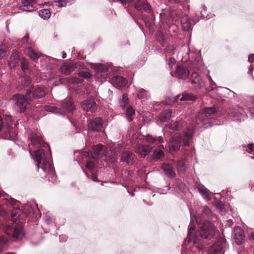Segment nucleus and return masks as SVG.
Instances as JSON below:
<instances>
[{"instance_id":"1","label":"nucleus","mask_w":254,"mask_h":254,"mask_svg":"<svg viewBox=\"0 0 254 254\" xmlns=\"http://www.w3.org/2000/svg\"><path fill=\"white\" fill-rule=\"evenodd\" d=\"M29 138L31 145L35 149V157L37 162V167L41 174L42 178H47L49 182L57 183V176L54 168L51 164L49 158L47 157L44 149L46 144L44 143L39 133H32Z\"/></svg>"},{"instance_id":"2","label":"nucleus","mask_w":254,"mask_h":254,"mask_svg":"<svg viewBox=\"0 0 254 254\" xmlns=\"http://www.w3.org/2000/svg\"><path fill=\"white\" fill-rule=\"evenodd\" d=\"M83 155L94 159H98L102 157H105V160L111 163L117 160V152L112 149L111 147H107L101 144L95 145L92 148V150L83 151L82 152Z\"/></svg>"},{"instance_id":"3","label":"nucleus","mask_w":254,"mask_h":254,"mask_svg":"<svg viewBox=\"0 0 254 254\" xmlns=\"http://www.w3.org/2000/svg\"><path fill=\"white\" fill-rule=\"evenodd\" d=\"M193 134V130L189 128L185 132L182 138L178 134H175L172 136L168 142V147L170 152L173 153L180 149L182 139L185 145H190Z\"/></svg>"},{"instance_id":"4","label":"nucleus","mask_w":254,"mask_h":254,"mask_svg":"<svg viewBox=\"0 0 254 254\" xmlns=\"http://www.w3.org/2000/svg\"><path fill=\"white\" fill-rule=\"evenodd\" d=\"M4 132L2 137L6 139L15 140L17 138V127L15 123H13L12 117L10 115H6L5 117Z\"/></svg>"},{"instance_id":"5","label":"nucleus","mask_w":254,"mask_h":254,"mask_svg":"<svg viewBox=\"0 0 254 254\" xmlns=\"http://www.w3.org/2000/svg\"><path fill=\"white\" fill-rule=\"evenodd\" d=\"M75 109V106L69 99H66L62 102L61 107L46 106L45 110L53 113L64 115L66 112H72Z\"/></svg>"},{"instance_id":"6","label":"nucleus","mask_w":254,"mask_h":254,"mask_svg":"<svg viewBox=\"0 0 254 254\" xmlns=\"http://www.w3.org/2000/svg\"><path fill=\"white\" fill-rule=\"evenodd\" d=\"M28 100L30 101L31 96L28 91H27L26 96L23 95L16 94L12 96L11 100L14 102V107L16 111L20 113H23L25 111Z\"/></svg>"},{"instance_id":"7","label":"nucleus","mask_w":254,"mask_h":254,"mask_svg":"<svg viewBox=\"0 0 254 254\" xmlns=\"http://www.w3.org/2000/svg\"><path fill=\"white\" fill-rule=\"evenodd\" d=\"M215 231L216 228L214 224L209 221H205L200 227L199 233L202 238L211 239L214 236Z\"/></svg>"},{"instance_id":"8","label":"nucleus","mask_w":254,"mask_h":254,"mask_svg":"<svg viewBox=\"0 0 254 254\" xmlns=\"http://www.w3.org/2000/svg\"><path fill=\"white\" fill-rule=\"evenodd\" d=\"M4 231L9 237L14 239H20L24 235L23 229L20 226L8 225L5 227Z\"/></svg>"},{"instance_id":"9","label":"nucleus","mask_w":254,"mask_h":254,"mask_svg":"<svg viewBox=\"0 0 254 254\" xmlns=\"http://www.w3.org/2000/svg\"><path fill=\"white\" fill-rule=\"evenodd\" d=\"M226 246L225 240L220 239L211 246L209 252L213 254H223Z\"/></svg>"},{"instance_id":"10","label":"nucleus","mask_w":254,"mask_h":254,"mask_svg":"<svg viewBox=\"0 0 254 254\" xmlns=\"http://www.w3.org/2000/svg\"><path fill=\"white\" fill-rule=\"evenodd\" d=\"M92 67L96 72V76L98 78H105L107 73L108 72V67L107 65L101 64H92Z\"/></svg>"},{"instance_id":"11","label":"nucleus","mask_w":254,"mask_h":254,"mask_svg":"<svg viewBox=\"0 0 254 254\" xmlns=\"http://www.w3.org/2000/svg\"><path fill=\"white\" fill-rule=\"evenodd\" d=\"M103 123V121L101 118H96L88 122V127L91 130L98 131L101 129Z\"/></svg>"},{"instance_id":"12","label":"nucleus","mask_w":254,"mask_h":254,"mask_svg":"<svg viewBox=\"0 0 254 254\" xmlns=\"http://www.w3.org/2000/svg\"><path fill=\"white\" fill-rule=\"evenodd\" d=\"M233 238L235 243L238 245H242L245 239L243 230L239 227H235L233 230Z\"/></svg>"},{"instance_id":"13","label":"nucleus","mask_w":254,"mask_h":254,"mask_svg":"<svg viewBox=\"0 0 254 254\" xmlns=\"http://www.w3.org/2000/svg\"><path fill=\"white\" fill-rule=\"evenodd\" d=\"M135 151L140 157L144 158L151 152V147L147 145L138 144L135 147Z\"/></svg>"},{"instance_id":"14","label":"nucleus","mask_w":254,"mask_h":254,"mask_svg":"<svg viewBox=\"0 0 254 254\" xmlns=\"http://www.w3.org/2000/svg\"><path fill=\"white\" fill-rule=\"evenodd\" d=\"M81 107L84 111L93 112L96 110V105L93 99H89L82 103Z\"/></svg>"},{"instance_id":"15","label":"nucleus","mask_w":254,"mask_h":254,"mask_svg":"<svg viewBox=\"0 0 254 254\" xmlns=\"http://www.w3.org/2000/svg\"><path fill=\"white\" fill-rule=\"evenodd\" d=\"M163 145L160 144L157 147L153 146L151 147V151H152V158L154 160H158L164 156Z\"/></svg>"},{"instance_id":"16","label":"nucleus","mask_w":254,"mask_h":254,"mask_svg":"<svg viewBox=\"0 0 254 254\" xmlns=\"http://www.w3.org/2000/svg\"><path fill=\"white\" fill-rule=\"evenodd\" d=\"M216 109L214 107L206 108L198 114L197 118H199L200 120L203 121L205 120L204 118H208L210 116L216 113Z\"/></svg>"},{"instance_id":"17","label":"nucleus","mask_w":254,"mask_h":254,"mask_svg":"<svg viewBox=\"0 0 254 254\" xmlns=\"http://www.w3.org/2000/svg\"><path fill=\"white\" fill-rule=\"evenodd\" d=\"M182 28L185 31H190L192 29V26L194 24L193 20L190 19L188 16H184L181 20Z\"/></svg>"},{"instance_id":"18","label":"nucleus","mask_w":254,"mask_h":254,"mask_svg":"<svg viewBox=\"0 0 254 254\" xmlns=\"http://www.w3.org/2000/svg\"><path fill=\"white\" fill-rule=\"evenodd\" d=\"M195 231V227L193 224L190 223L189 227V231L188 237L186 238L185 240V244L182 245L183 247L184 245L187 242L188 243H190L191 241H193V243L195 244L197 243V238L194 236V233Z\"/></svg>"},{"instance_id":"19","label":"nucleus","mask_w":254,"mask_h":254,"mask_svg":"<svg viewBox=\"0 0 254 254\" xmlns=\"http://www.w3.org/2000/svg\"><path fill=\"white\" fill-rule=\"evenodd\" d=\"M175 74L178 78L185 79L188 77L189 71L187 68L181 65H178L176 70Z\"/></svg>"},{"instance_id":"20","label":"nucleus","mask_w":254,"mask_h":254,"mask_svg":"<svg viewBox=\"0 0 254 254\" xmlns=\"http://www.w3.org/2000/svg\"><path fill=\"white\" fill-rule=\"evenodd\" d=\"M29 93V95L31 94V98H39L44 97L45 95V91L44 89L42 87H39L35 89L34 90L28 91Z\"/></svg>"},{"instance_id":"21","label":"nucleus","mask_w":254,"mask_h":254,"mask_svg":"<svg viewBox=\"0 0 254 254\" xmlns=\"http://www.w3.org/2000/svg\"><path fill=\"white\" fill-rule=\"evenodd\" d=\"M112 81L118 88L125 87L127 84V79L120 76H114L112 78Z\"/></svg>"},{"instance_id":"22","label":"nucleus","mask_w":254,"mask_h":254,"mask_svg":"<svg viewBox=\"0 0 254 254\" xmlns=\"http://www.w3.org/2000/svg\"><path fill=\"white\" fill-rule=\"evenodd\" d=\"M134 7L139 11H148L149 6L146 0H138L134 3Z\"/></svg>"},{"instance_id":"23","label":"nucleus","mask_w":254,"mask_h":254,"mask_svg":"<svg viewBox=\"0 0 254 254\" xmlns=\"http://www.w3.org/2000/svg\"><path fill=\"white\" fill-rule=\"evenodd\" d=\"M133 159L134 156L133 154L128 151H125L122 153V161L127 163L128 165L132 164Z\"/></svg>"},{"instance_id":"24","label":"nucleus","mask_w":254,"mask_h":254,"mask_svg":"<svg viewBox=\"0 0 254 254\" xmlns=\"http://www.w3.org/2000/svg\"><path fill=\"white\" fill-rule=\"evenodd\" d=\"M196 187L199 193L203 198L207 200H210L211 199V198L209 195L210 192L203 185L201 184H197L196 185Z\"/></svg>"},{"instance_id":"25","label":"nucleus","mask_w":254,"mask_h":254,"mask_svg":"<svg viewBox=\"0 0 254 254\" xmlns=\"http://www.w3.org/2000/svg\"><path fill=\"white\" fill-rule=\"evenodd\" d=\"M25 54L28 55L32 60L35 61L40 57L41 53L35 52L32 48L28 47L25 49Z\"/></svg>"},{"instance_id":"26","label":"nucleus","mask_w":254,"mask_h":254,"mask_svg":"<svg viewBox=\"0 0 254 254\" xmlns=\"http://www.w3.org/2000/svg\"><path fill=\"white\" fill-rule=\"evenodd\" d=\"M162 168L165 174L169 177H174L175 173L173 168L170 164L165 163L162 165Z\"/></svg>"},{"instance_id":"27","label":"nucleus","mask_w":254,"mask_h":254,"mask_svg":"<svg viewBox=\"0 0 254 254\" xmlns=\"http://www.w3.org/2000/svg\"><path fill=\"white\" fill-rule=\"evenodd\" d=\"M19 58L18 53L15 50L12 52V54L8 62V64L10 68L14 67L18 63V59Z\"/></svg>"},{"instance_id":"28","label":"nucleus","mask_w":254,"mask_h":254,"mask_svg":"<svg viewBox=\"0 0 254 254\" xmlns=\"http://www.w3.org/2000/svg\"><path fill=\"white\" fill-rule=\"evenodd\" d=\"M23 3L22 9L26 11H32L34 7L33 5L34 0H21Z\"/></svg>"},{"instance_id":"29","label":"nucleus","mask_w":254,"mask_h":254,"mask_svg":"<svg viewBox=\"0 0 254 254\" xmlns=\"http://www.w3.org/2000/svg\"><path fill=\"white\" fill-rule=\"evenodd\" d=\"M190 83L196 88H199L200 86V79L198 76V73L196 72H193L191 75Z\"/></svg>"},{"instance_id":"30","label":"nucleus","mask_w":254,"mask_h":254,"mask_svg":"<svg viewBox=\"0 0 254 254\" xmlns=\"http://www.w3.org/2000/svg\"><path fill=\"white\" fill-rule=\"evenodd\" d=\"M74 69V65L73 64H65L62 65L61 67V72L66 75L69 74L71 72H72Z\"/></svg>"},{"instance_id":"31","label":"nucleus","mask_w":254,"mask_h":254,"mask_svg":"<svg viewBox=\"0 0 254 254\" xmlns=\"http://www.w3.org/2000/svg\"><path fill=\"white\" fill-rule=\"evenodd\" d=\"M189 56V58L192 61L193 60L194 64H196L197 67H199V65H201L202 62L200 59V58L198 56L194 55V54L190 51L187 53Z\"/></svg>"},{"instance_id":"32","label":"nucleus","mask_w":254,"mask_h":254,"mask_svg":"<svg viewBox=\"0 0 254 254\" xmlns=\"http://www.w3.org/2000/svg\"><path fill=\"white\" fill-rule=\"evenodd\" d=\"M172 114V111L170 110H167L164 111L159 116V119L161 122H165L171 118Z\"/></svg>"},{"instance_id":"33","label":"nucleus","mask_w":254,"mask_h":254,"mask_svg":"<svg viewBox=\"0 0 254 254\" xmlns=\"http://www.w3.org/2000/svg\"><path fill=\"white\" fill-rule=\"evenodd\" d=\"M146 139L148 142L155 143V144L157 143V142L158 143H161L163 142V139L161 136H159L157 137V138H155V137H152L151 135H148L146 137Z\"/></svg>"},{"instance_id":"34","label":"nucleus","mask_w":254,"mask_h":254,"mask_svg":"<svg viewBox=\"0 0 254 254\" xmlns=\"http://www.w3.org/2000/svg\"><path fill=\"white\" fill-rule=\"evenodd\" d=\"M178 172L179 174L183 173L187 168L184 159L180 160L177 162Z\"/></svg>"},{"instance_id":"35","label":"nucleus","mask_w":254,"mask_h":254,"mask_svg":"<svg viewBox=\"0 0 254 254\" xmlns=\"http://www.w3.org/2000/svg\"><path fill=\"white\" fill-rule=\"evenodd\" d=\"M18 82L21 84L22 86H27L31 83V79L28 76H21L18 79Z\"/></svg>"},{"instance_id":"36","label":"nucleus","mask_w":254,"mask_h":254,"mask_svg":"<svg viewBox=\"0 0 254 254\" xmlns=\"http://www.w3.org/2000/svg\"><path fill=\"white\" fill-rule=\"evenodd\" d=\"M39 16L44 19H48L51 16V12L49 9H43L39 12Z\"/></svg>"},{"instance_id":"37","label":"nucleus","mask_w":254,"mask_h":254,"mask_svg":"<svg viewBox=\"0 0 254 254\" xmlns=\"http://www.w3.org/2000/svg\"><path fill=\"white\" fill-rule=\"evenodd\" d=\"M197 97L192 94L185 93L183 94L181 97V101H194L196 99Z\"/></svg>"},{"instance_id":"38","label":"nucleus","mask_w":254,"mask_h":254,"mask_svg":"<svg viewBox=\"0 0 254 254\" xmlns=\"http://www.w3.org/2000/svg\"><path fill=\"white\" fill-rule=\"evenodd\" d=\"M126 115L128 121L130 122L132 120V117L134 115V111L130 106L127 108Z\"/></svg>"},{"instance_id":"39","label":"nucleus","mask_w":254,"mask_h":254,"mask_svg":"<svg viewBox=\"0 0 254 254\" xmlns=\"http://www.w3.org/2000/svg\"><path fill=\"white\" fill-rule=\"evenodd\" d=\"M7 247V239L6 238H0V252L5 250Z\"/></svg>"},{"instance_id":"40","label":"nucleus","mask_w":254,"mask_h":254,"mask_svg":"<svg viewBox=\"0 0 254 254\" xmlns=\"http://www.w3.org/2000/svg\"><path fill=\"white\" fill-rule=\"evenodd\" d=\"M120 106L122 108H125L128 104V99L127 94L123 95L122 99L120 101Z\"/></svg>"},{"instance_id":"41","label":"nucleus","mask_w":254,"mask_h":254,"mask_svg":"<svg viewBox=\"0 0 254 254\" xmlns=\"http://www.w3.org/2000/svg\"><path fill=\"white\" fill-rule=\"evenodd\" d=\"M168 128L170 129L179 130L181 127V125L179 122H175L171 123L167 125Z\"/></svg>"},{"instance_id":"42","label":"nucleus","mask_w":254,"mask_h":254,"mask_svg":"<svg viewBox=\"0 0 254 254\" xmlns=\"http://www.w3.org/2000/svg\"><path fill=\"white\" fill-rule=\"evenodd\" d=\"M137 96L139 98H147L149 97V96L147 95V91L143 89H140L138 91Z\"/></svg>"},{"instance_id":"43","label":"nucleus","mask_w":254,"mask_h":254,"mask_svg":"<svg viewBox=\"0 0 254 254\" xmlns=\"http://www.w3.org/2000/svg\"><path fill=\"white\" fill-rule=\"evenodd\" d=\"M28 62L25 58H22L21 60V67L23 71H25L28 69Z\"/></svg>"},{"instance_id":"44","label":"nucleus","mask_w":254,"mask_h":254,"mask_svg":"<svg viewBox=\"0 0 254 254\" xmlns=\"http://www.w3.org/2000/svg\"><path fill=\"white\" fill-rule=\"evenodd\" d=\"M247 151L251 154H252L251 157L254 158V144L250 143L248 145Z\"/></svg>"},{"instance_id":"45","label":"nucleus","mask_w":254,"mask_h":254,"mask_svg":"<svg viewBox=\"0 0 254 254\" xmlns=\"http://www.w3.org/2000/svg\"><path fill=\"white\" fill-rule=\"evenodd\" d=\"M55 2L57 3L56 6L58 7H62L66 5L67 1L65 0H55Z\"/></svg>"},{"instance_id":"46","label":"nucleus","mask_w":254,"mask_h":254,"mask_svg":"<svg viewBox=\"0 0 254 254\" xmlns=\"http://www.w3.org/2000/svg\"><path fill=\"white\" fill-rule=\"evenodd\" d=\"M91 73L89 72L88 70H80V77L84 78H89L91 77Z\"/></svg>"},{"instance_id":"47","label":"nucleus","mask_w":254,"mask_h":254,"mask_svg":"<svg viewBox=\"0 0 254 254\" xmlns=\"http://www.w3.org/2000/svg\"><path fill=\"white\" fill-rule=\"evenodd\" d=\"M6 55V48L5 46H0V60L3 58Z\"/></svg>"},{"instance_id":"48","label":"nucleus","mask_w":254,"mask_h":254,"mask_svg":"<svg viewBox=\"0 0 254 254\" xmlns=\"http://www.w3.org/2000/svg\"><path fill=\"white\" fill-rule=\"evenodd\" d=\"M165 51L169 54H174L175 53L176 50L173 46H168L165 49Z\"/></svg>"},{"instance_id":"49","label":"nucleus","mask_w":254,"mask_h":254,"mask_svg":"<svg viewBox=\"0 0 254 254\" xmlns=\"http://www.w3.org/2000/svg\"><path fill=\"white\" fill-rule=\"evenodd\" d=\"M203 212L207 216H210L212 215V211L207 206H203Z\"/></svg>"},{"instance_id":"50","label":"nucleus","mask_w":254,"mask_h":254,"mask_svg":"<svg viewBox=\"0 0 254 254\" xmlns=\"http://www.w3.org/2000/svg\"><path fill=\"white\" fill-rule=\"evenodd\" d=\"M79 152L78 151H75L74 153V162L75 163L79 164Z\"/></svg>"},{"instance_id":"51","label":"nucleus","mask_w":254,"mask_h":254,"mask_svg":"<svg viewBox=\"0 0 254 254\" xmlns=\"http://www.w3.org/2000/svg\"><path fill=\"white\" fill-rule=\"evenodd\" d=\"M95 167V164L92 161H88L86 163V167L89 169H92Z\"/></svg>"},{"instance_id":"52","label":"nucleus","mask_w":254,"mask_h":254,"mask_svg":"<svg viewBox=\"0 0 254 254\" xmlns=\"http://www.w3.org/2000/svg\"><path fill=\"white\" fill-rule=\"evenodd\" d=\"M176 60L174 58H170L168 62V65L170 68H172L173 65L175 64Z\"/></svg>"},{"instance_id":"53","label":"nucleus","mask_w":254,"mask_h":254,"mask_svg":"<svg viewBox=\"0 0 254 254\" xmlns=\"http://www.w3.org/2000/svg\"><path fill=\"white\" fill-rule=\"evenodd\" d=\"M14 211L15 212H13L11 214L12 218L17 217V216H19V214L18 213L20 211V210L18 207H17V208H16V209Z\"/></svg>"},{"instance_id":"54","label":"nucleus","mask_w":254,"mask_h":254,"mask_svg":"<svg viewBox=\"0 0 254 254\" xmlns=\"http://www.w3.org/2000/svg\"><path fill=\"white\" fill-rule=\"evenodd\" d=\"M194 219H195L196 222L197 223H199L201 222V219L200 217L199 214H194Z\"/></svg>"},{"instance_id":"55","label":"nucleus","mask_w":254,"mask_h":254,"mask_svg":"<svg viewBox=\"0 0 254 254\" xmlns=\"http://www.w3.org/2000/svg\"><path fill=\"white\" fill-rule=\"evenodd\" d=\"M242 115V113L240 112H232L230 114V116L233 117H239Z\"/></svg>"},{"instance_id":"56","label":"nucleus","mask_w":254,"mask_h":254,"mask_svg":"<svg viewBox=\"0 0 254 254\" xmlns=\"http://www.w3.org/2000/svg\"><path fill=\"white\" fill-rule=\"evenodd\" d=\"M117 0L120 1L121 3L124 5L127 3H129V2H131L132 0Z\"/></svg>"},{"instance_id":"57","label":"nucleus","mask_w":254,"mask_h":254,"mask_svg":"<svg viewBox=\"0 0 254 254\" xmlns=\"http://www.w3.org/2000/svg\"><path fill=\"white\" fill-rule=\"evenodd\" d=\"M248 61L249 63H252L254 62V55L251 54L249 56Z\"/></svg>"},{"instance_id":"58","label":"nucleus","mask_w":254,"mask_h":254,"mask_svg":"<svg viewBox=\"0 0 254 254\" xmlns=\"http://www.w3.org/2000/svg\"><path fill=\"white\" fill-rule=\"evenodd\" d=\"M168 1L172 3H180L182 2V0H168Z\"/></svg>"},{"instance_id":"59","label":"nucleus","mask_w":254,"mask_h":254,"mask_svg":"<svg viewBox=\"0 0 254 254\" xmlns=\"http://www.w3.org/2000/svg\"><path fill=\"white\" fill-rule=\"evenodd\" d=\"M4 127L3 122L1 116H0V131Z\"/></svg>"},{"instance_id":"60","label":"nucleus","mask_w":254,"mask_h":254,"mask_svg":"<svg viewBox=\"0 0 254 254\" xmlns=\"http://www.w3.org/2000/svg\"><path fill=\"white\" fill-rule=\"evenodd\" d=\"M28 35H26L25 36H24L22 39V42L23 43H25L26 42H27L28 41Z\"/></svg>"},{"instance_id":"61","label":"nucleus","mask_w":254,"mask_h":254,"mask_svg":"<svg viewBox=\"0 0 254 254\" xmlns=\"http://www.w3.org/2000/svg\"><path fill=\"white\" fill-rule=\"evenodd\" d=\"M18 203V202L17 200H14V199H12L11 201V204L13 205H17V203Z\"/></svg>"},{"instance_id":"62","label":"nucleus","mask_w":254,"mask_h":254,"mask_svg":"<svg viewBox=\"0 0 254 254\" xmlns=\"http://www.w3.org/2000/svg\"><path fill=\"white\" fill-rule=\"evenodd\" d=\"M182 2H180V4L183 5L185 3H188L189 2V0H182Z\"/></svg>"},{"instance_id":"63","label":"nucleus","mask_w":254,"mask_h":254,"mask_svg":"<svg viewBox=\"0 0 254 254\" xmlns=\"http://www.w3.org/2000/svg\"><path fill=\"white\" fill-rule=\"evenodd\" d=\"M250 240L251 241L253 240L254 242V232H253L250 236Z\"/></svg>"},{"instance_id":"64","label":"nucleus","mask_w":254,"mask_h":254,"mask_svg":"<svg viewBox=\"0 0 254 254\" xmlns=\"http://www.w3.org/2000/svg\"><path fill=\"white\" fill-rule=\"evenodd\" d=\"M205 8H203V10L201 11V14L202 16L205 17Z\"/></svg>"}]
</instances>
